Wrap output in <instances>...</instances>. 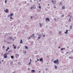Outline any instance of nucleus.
Listing matches in <instances>:
<instances>
[{
    "label": "nucleus",
    "instance_id": "a211bd4d",
    "mask_svg": "<svg viewBox=\"0 0 73 73\" xmlns=\"http://www.w3.org/2000/svg\"><path fill=\"white\" fill-rule=\"evenodd\" d=\"M32 72H35V70H33L31 71Z\"/></svg>",
    "mask_w": 73,
    "mask_h": 73
},
{
    "label": "nucleus",
    "instance_id": "4d7b16f0",
    "mask_svg": "<svg viewBox=\"0 0 73 73\" xmlns=\"http://www.w3.org/2000/svg\"><path fill=\"white\" fill-rule=\"evenodd\" d=\"M37 61H39V60L38 59H37Z\"/></svg>",
    "mask_w": 73,
    "mask_h": 73
},
{
    "label": "nucleus",
    "instance_id": "603ef678",
    "mask_svg": "<svg viewBox=\"0 0 73 73\" xmlns=\"http://www.w3.org/2000/svg\"><path fill=\"white\" fill-rule=\"evenodd\" d=\"M30 61H31V59H30Z\"/></svg>",
    "mask_w": 73,
    "mask_h": 73
},
{
    "label": "nucleus",
    "instance_id": "473e14b6",
    "mask_svg": "<svg viewBox=\"0 0 73 73\" xmlns=\"http://www.w3.org/2000/svg\"><path fill=\"white\" fill-rule=\"evenodd\" d=\"M43 37H45V35H43Z\"/></svg>",
    "mask_w": 73,
    "mask_h": 73
},
{
    "label": "nucleus",
    "instance_id": "864d4df0",
    "mask_svg": "<svg viewBox=\"0 0 73 73\" xmlns=\"http://www.w3.org/2000/svg\"><path fill=\"white\" fill-rule=\"evenodd\" d=\"M71 59H72H72H73V57H72Z\"/></svg>",
    "mask_w": 73,
    "mask_h": 73
},
{
    "label": "nucleus",
    "instance_id": "20e7f679",
    "mask_svg": "<svg viewBox=\"0 0 73 73\" xmlns=\"http://www.w3.org/2000/svg\"><path fill=\"white\" fill-rule=\"evenodd\" d=\"M13 15V13H10V15L8 16V17H12V16Z\"/></svg>",
    "mask_w": 73,
    "mask_h": 73
},
{
    "label": "nucleus",
    "instance_id": "423d86ee",
    "mask_svg": "<svg viewBox=\"0 0 73 73\" xmlns=\"http://www.w3.org/2000/svg\"><path fill=\"white\" fill-rule=\"evenodd\" d=\"M13 38L12 36H9L8 38V40H11V39H12Z\"/></svg>",
    "mask_w": 73,
    "mask_h": 73
},
{
    "label": "nucleus",
    "instance_id": "f8f14e48",
    "mask_svg": "<svg viewBox=\"0 0 73 73\" xmlns=\"http://www.w3.org/2000/svg\"><path fill=\"white\" fill-rule=\"evenodd\" d=\"M55 1H56V0H52V3H54V2H55Z\"/></svg>",
    "mask_w": 73,
    "mask_h": 73
},
{
    "label": "nucleus",
    "instance_id": "39448f33",
    "mask_svg": "<svg viewBox=\"0 0 73 73\" xmlns=\"http://www.w3.org/2000/svg\"><path fill=\"white\" fill-rule=\"evenodd\" d=\"M16 58H17L19 57V54H16Z\"/></svg>",
    "mask_w": 73,
    "mask_h": 73
},
{
    "label": "nucleus",
    "instance_id": "ddd939ff",
    "mask_svg": "<svg viewBox=\"0 0 73 73\" xmlns=\"http://www.w3.org/2000/svg\"><path fill=\"white\" fill-rule=\"evenodd\" d=\"M71 21V18H69V19L68 20V22H70Z\"/></svg>",
    "mask_w": 73,
    "mask_h": 73
},
{
    "label": "nucleus",
    "instance_id": "f3484780",
    "mask_svg": "<svg viewBox=\"0 0 73 73\" xmlns=\"http://www.w3.org/2000/svg\"><path fill=\"white\" fill-rule=\"evenodd\" d=\"M65 48H61V51H62V50H64L63 49H65Z\"/></svg>",
    "mask_w": 73,
    "mask_h": 73
},
{
    "label": "nucleus",
    "instance_id": "5fc2aeb1",
    "mask_svg": "<svg viewBox=\"0 0 73 73\" xmlns=\"http://www.w3.org/2000/svg\"><path fill=\"white\" fill-rule=\"evenodd\" d=\"M28 70H30V68H28Z\"/></svg>",
    "mask_w": 73,
    "mask_h": 73
},
{
    "label": "nucleus",
    "instance_id": "338daca9",
    "mask_svg": "<svg viewBox=\"0 0 73 73\" xmlns=\"http://www.w3.org/2000/svg\"><path fill=\"white\" fill-rule=\"evenodd\" d=\"M29 38L30 39V38H31V37H29Z\"/></svg>",
    "mask_w": 73,
    "mask_h": 73
},
{
    "label": "nucleus",
    "instance_id": "b1692460",
    "mask_svg": "<svg viewBox=\"0 0 73 73\" xmlns=\"http://www.w3.org/2000/svg\"><path fill=\"white\" fill-rule=\"evenodd\" d=\"M54 68H55V69H57V66H54Z\"/></svg>",
    "mask_w": 73,
    "mask_h": 73
},
{
    "label": "nucleus",
    "instance_id": "0e129e2a",
    "mask_svg": "<svg viewBox=\"0 0 73 73\" xmlns=\"http://www.w3.org/2000/svg\"><path fill=\"white\" fill-rule=\"evenodd\" d=\"M13 46H15V45L13 44Z\"/></svg>",
    "mask_w": 73,
    "mask_h": 73
},
{
    "label": "nucleus",
    "instance_id": "c9c22d12",
    "mask_svg": "<svg viewBox=\"0 0 73 73\" xmlns=\"http://www.w3.org/2000/svg\"><path fill=\"white\" fill-rule=\"evenodd\" d=\"M38 39H40V37H38Z\"/></svg>",
    "mask_w": 73,
    "mask_h": 73
},
{
    "label": "nucleus",
    "instance_id": "0eeeda50",
    "mask_svg": "<svg viewBox=\"0 0 73 73\" xmlns=\"http://www.w3.org/2000/svg\"><path fill=\"white\" fill-rule=\"evenodd\" d=\"M46 20L47 21H49L50 19H49V18H46Z\"/></svg>",
    "mask_w": 73,
    "mask_h": 73
},
{
    "label": "nucleus",
    "instance_id": "09e8293b",
    "mask_svg": "<svg viewBox=\"0 0 73 73\" xmlns=\"http://www.w3.org/2000/svg\"><path fill=\"white\" fill-rule=\"evenodd\" d=\"M6 51H8V49H7L6 50Z\"/></svg>",
    "mask_w": 73,
    "mask_h": 73
},
{
    "label": "nucleus",
    "instance_id": "13d9d810",
    "mask_svg": "<svg viewBox=\"0 0 73 73\" xmlns=\"http://www.w3.org/2000/svg\"><path fill=\"white\" fill-rule=\"evenodd\" d=\"M37 62V61L36 60V61H35V62Z\"/></svg>",
    "mask_w": 73,
    "mask_h": 73
},
{
    "label": "nucleus",
    "instance_id": "79ce46f5",
    "mask_svg": "<svg viewBox=\"0 0 73 73\" xmlns=\"http://www.w3.org/2000/svg\"><path fill=\"white\" fill-rule=\"evenodd\" d=\"M72 17V16H71V17H70V19H71V17Z\"/></svg>",
    "mask_w": 73,
    "mask_h": 73
},
{
    "label": "nucleus",
    "instance_id": "1a4fd4ad",
    "mask_svg": "<svg viewBox=\"0 0 73 73\" xmlns=\"http://www.w3.org/2000/svg\"><path fill=\"white\" fill-rule=\"evenodd\" d=\"M25 48L26 49H28V46H25Z\"/></svg>",
    "mask_w": 73,
    "mask_h": 73
},
{
    "label": "nucleus",
    "instance_id": "8fccbe9b",
    "mask_svg": "<svg viewBox=\"0 0 73 73\" xmlns=\"http://www.w3.org/2000/svg\"><path fill=\"white\" fill-rule=\"evenodd\" d=\"M5 3H7V0H5Z\"/></svg>",
    "mask_w": 73,
    "mask_h": 73
},
{
    "label": "nucleus",
    "instance_id": "5701e85b",
    "mask_svg": "<svg viewBox=\"0 0 73 73\" xmlns=\"http://www.w3.org/2000/svg\"><path fill=\"white\" fill-rule=\"evenodd\" d=\"M11 58H12V59H13V56H11Z\"/></svg>",
    "mask_w": 73,
    "mask_h": 73
},
{
    "label": "nucleus",
    "instance_id": "7c9ffc66",
    "mask_svg": "<svg viewBox=\"0 0 73 73\" xmlns=\"http://www.w3.org/2000/svg\"><path fill=\"white\" fill-rule=\"evenodd\" d=\"M10 19H13L12 18V17H10Z\"/></svg>",
    "mask_w": 73,
    "mask_h": 73
},
{
    "label": "nucleus",
    "instance_id": "9b49d317",
    "mask_svg": "<svg viewBox=\"0 0 73 73\" xmlns=\"http://www.w3.org/2000/svg\"><path fill=\"white\" fill-rule=\"evenodd\" d=\"M40 61H43V59L42 58L40 59Z\"/></svg>",
    "mask_w": 73,
    "mask_h": 73
},
{
    "label": "nucleus",
    "instance_id": "4c0bfd02",
    "mask_svg": "<svg viewBox=\"0 0 73 73\" xmlns=\"http://www.w3.org/2000/svg\"><path fill=\"white\" fill-rule=\"evenodd\" d=\"M18 64L19 65H20V62H18Z\"/></svg>",
    "mask_w": 73,
    "mask_h": 73
},
{
    "label": "nucleus",
    "instance_id": "2f4dec72",
    "mask_svg": "<svg viewBox=\"0 0 73 73\" xmlns=\"http://www.w3.org/2000/svg\"><path fill=\"white\" fill-rule=\"evenodd\" d=\"M68 30H67L66 31V32L68 33Z\"/></svg>",
    "mask_w": 73,
    "mask_h": 73
},
{
    "label": "nucleus",
    "instance_id": "680f3d73",
    "mask_svg": "<svg viewBox=\"0 0 73 73\" xmlns=\"http://www.w3.org/2000/svg\"><path fill=\"white\" fill-rule=\"evenodd\" d=\"M58 48H60V47L59 46V47H58Z\"/></svg>",
    "mask_w": 73,
    "mask_h": 73
},
{
    "label": "nucleus",
    "instance_id": "a19ab883",
    "mask_svg": "<svg viewBox=\"0 0 73 73\" xmlns=\"http://www.w3.org/2000/svg\"><path fill=\"white\" fill-rule=\"evenodd\" d=\"M32 17H33V16H31L30 19H32Z\"/></svg>",
    "mask_w": 73,
    "mask_h": 73
},
{
    "label": "nucleus",
    "instance_id": "9d476101",
    "mask_svg": "<svg viewBox=\"0 0 73 73\" xmlns=\"http://www.w3.org/2000/svg\"><path fill=\"white\" fill-rule=\"evenodd\" d=\"M62 9H65V6H63L62 7Z\"/></svg>",
    "mask_w": 73,
    "mask_h": 73
},
{
    "label": "nucleus",
    "instance_id": "4be33fe9",
    "mask_svg": "<svg viewBox=\"0 0 73 73\" xmlns=\"http://www.w3.org/2000/svg\"><path fill=\"white\" fill-rule=\"evenodd\" d=\"M70 29H72V26L71 25H70Z\"/></svg>",
    "mask_w": 73,
    "mask_h": 73
},
{
    "label": "nucleus",
    "instance_id": "f257e3e1",
    "mask_svg": "<svg viewBox=\"0 0 73 73\" xmlns=\"http://www.w3.org/2000/svg\"><path fill=\"white\" fill-rule=\"evenodd\" d=\"M59 61V60H56L54 61L53 63H54L55 64H59V63L58 62Z\"/></svg>",
    "mask_w": 73,
    "mask_h": 73
},
{
    "label": "nucleus",
    "instance_id": "f704fd0d",
    "mask_svg": "<svg viewBox=\"0 0 73 73\" xmlns=\"http://www.w3.org/2000/svg\"><path fill=\"white\" fill-rule=\"evenodd\" d=\"M8 35H11V34L10 33H8Z\"/></svg>",
    "mask_w": 73,
    "mask_h": 73
},
{
    "label": "nucleus",
    "instance_id": "393cba45",
    "mask_svg": "<svg viewBox=\"0 0 73 73\" xmlns=\"http://www.w3.org/2000/svg\"><path fill=\"white\" fill-rule=\"evenodd\" d=\"M64 17V14L62 15V17Z\"/></svg>",
    "mask_w": 73,
    "mask_h": 73
},
{
    "label": "nucleus",
    "instance_id": "6ab92c4d",
    "mask_svg": "<svg viewBox=\"0 0 73 73\" xmlns=\"http://www.w3.org/2000/svg\"><path fill=\"white\" fill-rule=\"evenodd\" d=\"M39 25H40V27H42V25H41V23H39Z\"/></svg>",
    "mask_w": 73,
    "mask_h": 73
},
{
    "label": "nucleus",
    "instance_id": "2eb2a0df",
    "mask_svg": "<svg viewBox=\"0 0 73 73\" xmlns=\"http://www.w3.org/2000/svg\"><path fill=\"white\" fill-rule=\"evenodd\" d=\"M20 42L21 44H22V43H23V40H22V39H21V41Z\"/></svg>",
    "mask_w": 73,
    "mask_h": 73
},
{
    "label": "nucleus",
    "instance_id": "c03bdc74",
    "mask_svg": "<svg viewBox=\"0 0 73 73\" xmlns=\"http://www.w3.org/2000/svg\"><path fill=\"white\" fill-rule=\"evenodd\" d=\"M69 58H70V59H71V57H70H70H69Z\"/></svg>",
    "mask_w": 73,
    "mask_h": 73
},
{
    "label": "nucleus",
    "instance_id": "6e6552de",
    "mask_svg": "<svg viewBox=\"0 0 73 73\" xmlns=\"http://www.w3.org/2000/svg\"><path fill=\"white\" fill-rule=\"evenodd\" d=\"M9 11V10L7 9H6V11H5V12H6V13H8V11Z\"/></svg>",
    "mask_w": 73,
    "mask_h": 73
},
{
    "label": "nucleus",
    "instance_id": "dca6fc26",
    "mask_svg": "<svg viewBox=\"0 0 73 73\" xmlns=\"http://www.w3.org/2000/svg\"><path fill=\"white\" fill-rule=\"evenodd\" d=\"M10 64L11 65H12V64H13V62H10Z\"/></svg>",
    "mask_w": 73,
    "mask_h": 73
},
{
    "label": "nucleus",
    "instance_id": "a878e982",
    "mask_svg": "<svg viewBox=\"0 0 73 73\" xmlns=\"http://www.w3.org/2000/svg\"><path fill=\"white\" fill-rule=\"evenodd\" d=\"M38 36L39 37H41V36H42V35H41V34H40L39 35H38Z\"/></svg>",
    "mask_w": 73,
    "mask_h": 73
},
{
    "label": "nucleus",
    "instance_id": "7ed1b4c3",
    "mask_svg": "<svg viewBox=\"0 0 73 73\" xmlns=\"http://www.w3.org/2000/svg\"><path fill=\"white\" fill-rule=\"evenodd\" d=\"M32 8H34V9H36V6L34 5H33V7H31V9H32Z\"/></svg>",
    "mask_w": 73,
    "mask_h": 73
},
{
    "label": "nucleus",
    "instance_id": "69168bd1",
    "mask_svg": "<svg viewBox=\"0 0 73 73\" xmlns=\"http://www.w3.org/2000/svg\"><path fill=\"white\" fill-rule=\"evenodd\" d=\"M3 61H4V60H2V62H3Z\"/></svg>",
    "mask_w": 73,
    "mask_h": 73
},
{
    "label": "nucleus",
    "instance_id": "774afa93",
    "mask_svg": "<svg viewBox=\"0 0 73 73\" xmlns=\"http://www.w3.org/2000/svg\"><path fill=\"white\" fill-rule=\"evenodd\" d=\"M39 1H41V0H39Z\"/></svg>",
    "mask_w": 73,
    "mask_h": 73
},
{
    "label": "nucleus",
    "instance_id": "aec40b11",
    "mask_svg": "<svg viewBox=\"0 0 73 73\" xmlns=\"http://www.w3.org/2000/svg\"><path fill=\"white\" fill-rule=\"evenodd\" d=\"M32 35L33 36V37L34 38H35V37H35V34H32Z\"/></svg>",
    "mask_w": 73,
    "mask_h": 73
},
{
    "label": "nucleus",
    "instance_id": "de8ad7c7",
    "mask_svg": "<svg viewBox=\"0 0 73 73\" xmlns=\"http://www.w3.org/2000/svg\"><path fill=\"white\" fill-rule=\"evenodd\" d=\"M54 8H56V7H54Z\"/></svg>",
    "mask_w": 73,
    "mask_h": 73
},
{
    "label": "nucleus",
    "instance_id": "bb28decb",
    "mask_svg": "<svg viewBox=\"0 0 73 73\" xmlns=\"http://www.w3.org/2000/svg\"><path fill=\"white\" fill-rule=\"evenodd\" d=\"M39 9H37V12H39Z\"/></svg>",
    "mask_w": 73,
    "mask_h": 73
},
{
    "label": "nucleus",
    "instance_id": "c756f323",
    "mask_svg": "<svg viewBox=\"0 0 73 73\" xmlns=\"http://www.w3.org/2000/svg\"><path fill=\"white\" fill-rule=\"evenodd\" d=\"M30 64H31L30 63H29L28 64V65H30Z\"/></svg>",
    "mask_w": 73,
    "mask_h": 73
},
{
    "label": "nucleus",
    "instance_id": "ea45409f",
    "mask_svg": "<svg viewBox=\"0 0 73 73\" xmlns=\"http://www.w3.org/2000/svg\"><path fill=\"white\" fill-rule=\"evenodd\" d=\"M9 52H10V53H11V50H10L8 52V53H9Z\"/></svg>",
    "mask_w": 73,
    "mask_h": 73
},
{
    "label": "nucleus",
    "instance_id": "49530a36",
    "mask_svg": "<svg viewBox=\"0 0 73 73\" xmlns=\"http://www.w3.org/2000/svg\"><path fill=\"white\" fill-rule=\"evenodd\" d=\"M29 63H30V64H31V61H30Z\"/></svg>",
    "mask_w": 73,
    "mask_h": 73
},
{
    "label": "nucleus",
    "instance_id": "6e6d98bb",
    "mask_svg": "<svg viewBox=\"0 0 73 73\" xmlns=\"http://www.w3.org/2000/svg\"><path fill=\"white\" fill-rule=\"evenodd\" d=\"M14 40H14V39H13V41H14Z\"/></svg>",
    "mask_w": 73,
    "mask_h": 73
},
{
    "label": "nucleus",
    "instance_id": "4468645a",
    "mask_svg": "<svg viewBox=\"0 0 73 73\" xmlns=\"http://www.w3.org/2000/svg\"><path fill=\"white\" fill-rule=\"evenodd\" d=\"M62 3L61 2H60V5H62Z\"/></svg>",
    "mask_w": 73,
    "mask_h": 73
},
{
    "label": "nucleus",
    "instance_id": "a18cd8bd",
    "mask_svg": "<svg viewBox=\"0 0 73 73\" xmlns=\"http://www.w3.org/2000/svg\"><path fill=\"white\" fill-rule=\"evenodd\" d=\"M25 53H27V52L25 51L24 52Z\"/></svg>",
    "mask_w": 73,
    "mask_h": 73
},
{
    "label": "nucleus",
    "instance_id": "3c124183",
    "mask_svg": "<svg viewBox=\"0 0 73 73\" xmlns=\"http://www.w3.org/2000/svg\"><path fill=\"white\" fill-rule=\"evenodd\" d=\"M67 16H68V17H69L70 16V15H68Z\"/></svg>",
    "mask_w": 73,
    "mask_h": 73
},
{
    "label": "nucleus",
    "instance_id": "052dcab7",
    "mask_svg": "<svg viewBox=\"0 0 73 73\" xmlns=\"http://www.w3.org/2000/svg\"><path fill=\"white\" fill-rule=\"evenodd\" d=\"M40 5V3H38V5Z\"/></svg>",
    "mask_w": 73,
    "mask_h": 73
},
{
    "label": "nucleus",
    "instance_id": "cd10ccee",
    "mask_svg": "<svg viewBox=\"0 0 73 73\" xmlns=\"http://www.w3.org/2000/svg\"><path fill=\"white\" fill-rule=\"evenodd\" d=\"M14 49H16V46H14Z\"/></svg>",
    "mask_w": 73,
    "mask_h": 73
},
{
    "label": "nucleus",
    "instance_id": "bf43d9fd",
    "mask_svg": "<svg viewBox=\"0 0 73 73\" xmlns=\"http://www.w3.org/2000/svg\"><path fill=\"white\" fill-rule=\"evenodd\" d=\"M47 57H48V58L49 57V56H47Z\"/></svg>",
    "mask_w": 73,
    "mask_h": 73
},
{
    "label": "nucleus",
    "instance_id": "e2e57ef3",
    "mask_svg": "<svg viewBox=\"0 0 73 73\" xmlns=\"http://www.w3.org/2000/svg\"><path fill=\"white\" fill-rule=\"evenodd\" d=\"M59 33H61V32H59Z\"/></svg>",
    "mask_w": 73,
    "mask_h": 73
},
{
    "label": "nucleus",
    "instance_id": "72a5a7b5",
    "mask_svg": "<svg viewBox=\"0 0 73 73\" xmlns=\"http://www.w3.org/2000/svg\"><path fill=\"white\" fill-rule=\"evenodd\" d=\"M64 33H65V34H68V33L66 32H64Z\"/></svg>",
    "mask_w": 73,
    "mask_h": 73
},
{
    "label": "nucleus",
    "instance_id": "412c9836",
    "mask_svg": "<svg viewBox=\"0 0 73 73\" xmlns=\"http://www.w3.org/2000/svg\"><path fill=\"white\" fill-rule=\"evenodd\" d=\"M54 20L55 21H57V19L56 18H54Z\"/></svg>",
    "mask_w": 73,
    "mask_h": 73
},
{
    "label": "nucleus",
    "instance_id": "e433bc0d",
    "mask_svg": "<svg viewBox=\"0 0 73 73\" xmlns=\"http://www.w3.org/2000/svg\"><path fill=\"white\" fill-rule=\"evenodd\" d=\"M7 49H9V47H8V48H7Z\"/></svg>",
    "mask_w": 73,
    "mask_h": 73
},
{
    "label": "nucleus",
    "instance_id": "f03ea898",
    "mask_svg": "<svg viewBox=\"0 0 73 73\" xmlns=\"http://www.w3.org/2000/svg\"><path fill=\"white\" fill-rule=\"evenodd\" d=\"M7 58V53H6L4 54V58Z\"/></svg>",
    "mask_w": 73,
    "mask_h": 73
},
{
    "label": "nucleus",
    "instance_id": "58836bf2",
    "mask_svg": "<svg viewBox=\"0 0 73 73\" xmlns=\"http://www.w3.org/2000/svg\"><path fill=\"white\" fill-rule=\"evenodd\" d=\"M3 49H4V46H3Z\"/></svg>",
    "mask_w": 73,
    "mask_h": 73
},
{
    "label": "nucleus",
    "instance_id": "37998d69",
    "mask_svg": "<svg viewBox=\"0 0 73 73\" xmlns=\"http://www.w3.org/2000/svg\"><path fill=\"white\" fill-rule=\"evenodd\" d=\"M36 57H38V55L36 56Z\"/></svg>",
    "mask_w": 73,
    "mask_h": 73
},
{
    "label": "nucleus",
    "instance_id": "c85d7f7f",
    "mask_svg": "<svg viewBox=\"0 0 73 73\" xmlns=\"http://www.w3.org/2000/svg\"><path fill=\"white\" fill-rule=\"evenodd\" d=\"M39 8H40V9H41V6H39Z\"/></svg>",
    "mask_w": 73,
    "mask_h": 73
}]
</instances>
